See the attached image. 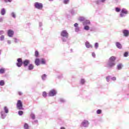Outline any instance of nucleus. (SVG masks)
<instances>
[{
  "label": "nucleus",
  "mask_w": 129,
  "mask_h": 129,
  "mask_svg": "<svg viewBox=\"0 0 129 129\" xmlns=\"http://www.w3.org/2000/svg\"><path fill=\"white\" fill-rule=\"evenodd\" d=\"M115 59V56H110L105 64V67L108 68V69H112V68H113L116 64Z\"/></svg>",
  "instance_id": "f257e3e1"
},
{
  "label": "nucleus",
  "mask_w": 129,
  "mask_h": 129,
  "mask_svg": "<svg viewBox=\"0 0 129 129\" xmlns=\"http://www.w3.org/2000/svg\"><path fill=\"white\" fill-rule=\"evenodd\" d=\"M60 36L61 37V41L63 42H67V40L69 39V34L66 30L61 31L60 33Z\"/></svg>",
  "instance_id": "f03ea898"
},
{
  "label": "nucleus",
  "mask_w": 129,
  "mask_h": 129,
  "mask_svg": "<svg viewBox=\"0 0 129 129\" xmlns=\"http://www.w3.org/2000/svg\"><path fill=\"white\" fill-rule=\"evenodd\" d=\"M34 7L35 9H37V10H42L43 5L42 3L36 2V3H34Z\"/></svg>",
  "instance_id": "7ed1b4c3"
},
{
  "label": "nucleus",
  "mask_w": 129,
  "mask_h": 129,
  "mask_svg": "<svg viewBox=\"0 0 129 129\" xmlns=\"http://www.w3.org/2000/svg\"><path fill=\"white\" fill-rule=\"evenodd\" d=\"M128 14V12L126 10V9L123 8V9H122V10L121 11V13H120L119 16H120V18H123V17H125V16L126 15H127Z\"/></svg>",
  "instance_id": "20e7f679"
},
{
  "label": "nucleus",
  "mask_w": 129,
  "mask_h": 129,
  "mask_svg": "<svg viewBox=\"0 0 129 129\" xmlns=\"http://www.w3.org/2000/svg\"><path fill=\"white\" fill-rule=\"evenodd\" d=\"M17 108L20 110L24 109L23 106V103L21 100H18L17 103Z\"/></svg>",
  "instance_id": "39448f33"
},
{
  "label": "nucleus",
  "mask_w": 129,
  "mask_h": 129,
  "mask_svg": "<svg viewBox=\"0 0 129 129\" xmlns=\"http://www.w3.org/2000/svg\"><path fill=\"white\" fill-rule=\"evenodd\" d=\"M89 123L90 122L89 121H88V120H84L81 123V126H83L84 127H88V126H89Z\"/></svg>",
  "instance_id": "423d86ee"
},
{
  "label": "nucleus",
  "mask_w": 129,
  "mask_h": 129,
  "mask_svg": "<svg viewBox=\"0 0 129 129\" xmlns=\"http://www.w3.org/2000/svg\"><path fill=\"white\" fill-rule=\"evenodd\" d=\"M57 94V92L55 90L53 89L51 90L48 93V96L49 97H54V96H56Z\"/></svg>",
  "instance_id": "0eeeda50"
},
{
  "label": "nucleus",
  "mask_w": 129,
  "mask_h": 129,
  "mask_svg": "<svg viewBox=\"0 0 129 129\" xmlns=\"http://www.w3.org/2000/svg\"><path fill=\"white\" fill-rule=\"evenodd\" d=\"M23 63V59L21 57H19L17 58V62L16 63L17 66L19 68H20L22 67V64Z\"/></svg>",
  "instance_id": "6e6552de"
},
{
  "label": "nucleus",
  "mask_w": 129,
  "mask_h": 129,
  "mask_svg": "<svg viewBox=\"0 0 129 129\" xmlns=\"http://www.w3.org/2000/svg\"><path fill=\"white\" fill-rule=\"evenodd\" d=\"M74 27L75 28V31L76 33H79V32L80 31V28L79 27V24H78V23H75V24H74Z\"/></svg>",
  "instance_id": "1a4fd4ad"
},
{
  "label": "nucleus",
  "mask_w": 129,
  "mask_h": 129,
  "mask_svg": "<svg viewBox=\"0 0 129 129\" xmlns=\"http://www.w3.org/2000/svg\"><path fill=\"white\" fill-rule=\"evenodd\" d=\"M7 34H8V37L12 38V37H13L14 35V31H13V30H8L7 32Z\"/></svg>",
  "instance_id": "9d476101"
},
{
  "label": "nucleus",
  "mask_w": 129,
  "mask_h": 129,
  "mask_svg": "<svg viewBox=\"0 0 129 129\" xmlns=\"http://www.w3.org/2000/svg\"><path fill=\"white\" fill-rule=\"evenodd\" d=\"M123 35L124 37H127L129 36V30H123Z\"/></svg>",
  "instance_id": "9b49d317"
},
{
  "label": "nucleus",
  "mask_w": 129,
  "mask_h": 129,
  "mask_svg": "<svg viewBox=\"0 0 129 129\" xmlns=\"http://www.w3.org/2000/svg\"><path fill=\"white\" fill-rule=\"evenodd\" d=\"M116 47L118 48V49H122V45L121 43L119 42H116L115 43Z\"/></svg>",
  "instance_id": "f8f14e48"
},
{
  "label": "nucleus",
  "mask_w": 129,
  "mask_h": 129,
  "mask_svg": "<svg viewBox=\"0 0 129 129\" xmlns=\"http://www.w3.org/2000/svg\"><path fill=\"white\" fill-rule=\"evenodd\" d=\"M23 63L24 67H27L29 63H30L29 59H25L24 60H23Z\"/></svg>",
  "instance_id": "ddd939ff"
},
{
  "label": "nucleus",
  "mask_w": 129,
  "mask_h": 129,
  "mask_svg": "<svg viewBox=\"0 0 129 129\" xmlns=\"http://www.w3.org/2000/svg\"><path fill=\"white\" fill-rule=\"evenodd\" d=\"M91 24V22L90 21H89V20H86V19L85 18V20L84 23H83V25H90Z\"/></svg>",
  "instance_id": "4468645a"
},
{
  "label": "nucleus",
  "mask_w": 129,
  "mask_h": 129,
  "mask_svg": "<svg viewBox=\"0 0 129 129\" xmlns=\"http://www.w3.org/2000/svg\"><path fill=\"white\" fill-rule=\"evenodd\" d=\"M85 46L86 48H88V49H89V48H93V45H92V44H91L89 42H86Z\"/></svg>",
  "instance_id": "2eb2a0df"
},
{
  "label": "nucleus",
  "mask_w": 129,
  "mask_h": 129,
  "mask_svg": "<svg viewBox=\"0 0 129 129\" xmlns=\"http://www.w3.org/2000/svg\"><path fill=\"white\" fill-rule=\"evenodd\" d=\"M35 63L36 66H39V64L40 63V58H38V57L37 58H35Z\"/></svg>",
  "instance_id": "dca6fc26"
},
{
  "label": "nucleus",
  "mask_w": 129,
  "mask_h": 129,
  "mask_svg": "<svg viewBox=\"0 0 129 129\" xmlns=\"http://www.w3.org/2000/svg\"><path fill=\"white\" fill-rule=\"evenodd\" d=\"M106 0H97L95 3L97 5H101V4L105 3Z\"/></svg>",
  "instance_id": "f3484780"
},
{
  "label": "nucleus",
  "mask_w": 129,
  "mask_h": 129,
  "mask_svg": "<svg viewBox=\"0 0 129 129\" xmlns=\"http://www.w3.org/2000/svg\"><path fill=\"white\" fill-rule=\"evenodd\" d=\"M1 114L2 118H5L6 116H7V115L5 113V112H4V111H2L1 112Z\"/></svg>",
  "instance_id": "a211bd4d"
},
{
  "label": "nucleus",
  "mask_w": 129,
  "mask_h": 129,
  "mask_svg": "<svg viewBox=\"0 0 129 129\" xmlns=\"http://www.w3.org/2000/svg\"><path fill=\"white\" fill-rule=\"evenodd\" d=\"M1 14L2 16H5V15H6V11L5 8L2 9L1 11Z\"/></svg>",
  "instance_id": "6ab92c4d"
},
{
  "label": "nucleus",
  "mask_w": 129,
  "mask_h": 129,
  "mask_svg": "<svg viewBox=\"0 0 129 129\" xmlns=\"http://www.w3.org/2000/svg\"><path fill=\"white\" fill-rule=\"evenodd\" d=\"M47 75H46V74H43V75H42L41 76V79L42 80V81H46V79H47Z\"/></svg>",
  "instance_id": "aec40b11"
},
{
  "label": "nucleus",
  "mask_w": 129,
  "mask_h": 129,
  "mask_svg": "<svg viewBox=\"0 0 129 129\" xmlns=\"http://www.w3.org/2000/svg\"><path fill=\"white\" fill-rule=\"evenodd\" d=\"M34 69V66L32 63H30L28 66V70L29 71H31L32 70H33Z\"/></svg>",
  "instance_id": "412c9836"
},
{
  "label": "nucleus",
  "mask_w": 129,
  "mask_h": 129,
  "mask_svg": "<svg viewBox=\"0 0 129 129\" xmlns=\"http://www.w3.org/2000/svg\"><path fill=\"white\" fill-rule=\"evenodd\" d=\"M85 20V18H84V17H80V18H79V21H80V22H83V23H84Z\"/></svg>",
  "instance_id": "4be33fe9"
},
{
  "label": "nucleus",
  "mask_w": 129,
  "mask_h": 129,
  "mask_svg": "<svg viewBox=\"0 0 129 129\" xmlns=\"http://www.w3.org/2000/svg\"><path fill=\"white\" fill-rule=\"evenodd\" d=\"M85 82L86 81L85 79H81V80L80 81V83L81 84V85H84Z\"/></svg>",
  "instance_id": "5701e85b"
},
{
  "label": "nucleus",
  "mask_w": 129,
  "mask_h": 129,
  "mask_svg": "<svg viewBox=\"0 0 129 129\" xmlns=\"http://www.w3.org/2000/svg\"><path fill=\"white\" fill-rule=\"evenodd\" d=\"M5 82L4 80H0V86H5Z\"/></svg>",
  "instance_id": "b1692460"
},
{
  "label": "nucleus",
  "mask_w": 129,
  "mask_h": 129,
  "mask_svg": "<svg viewBox=\"0 0 129 129\" xmlns=\"http://www.w3.org/2000/svg\"><path fill=\"white\" fill-rule=\"evenodd\" d=\"M4 111H5V113L6 114H8L9 113V109L7 107H4Z\"/></svg>",
  "instance_id": "393cba45"
},
{
  "label": "nucleus",
  "mask_w": 129,
  "mask_h": 129,
  "mask_svg": "<svg viewBox=\"0 0 129 129\" xmlns=\"http://www.w3.org/2000/svg\"><path fill=\"white\" fill-rule=\"evenodd\" d=\"M29 127V124L27 122H25L24 124V129H28Z\"/></svg>",
  "instance_id": "a878e982"
},
{
  "label": "nucleus",
  "mask_w": 129,
  "mask_h": 129,
  "mask_svg": "<svg viewBox=\"0 0 129 129\" xmlns=\"http://www.w3.org/2000/svg\"><path fill=\"white\" fill-rule=\"evenodd\" d=\"M85 26L84 27V29L86 31H89L90 30V27L88 25H84Z\"/></svg>",
  "instance_id": "bb28decb"
},
{
  "label": "nucleus",
  "mask_w": 129,
  "mask_h": 129,
  "mask_svg": "<svg viewBox=\"0 0 129 129\" xmlns=\"http://www.w3.org/2000/svg\"><path fill=\"white\" fill-rule=\"evenodd\" d=\"M39 55V52L38 50H35V56H36V58L38 57Z\"/></svg>",
  "instance_id": "cd10ccee"
},
{
  "label": "nucleus",
  "mask_w": 129,
  "mask_h": 129,
  "mask_svg": "<svg viewBox=\"0 0 129 129\" xmlns=\"http://www.w3.org/2000/svg\"><path fill=\"white\" fill-rule=\"evenodd\" d=\"M122 68V63H119L117 66V68L118 69V70H121Z\"/></svg>",
  "instance_id": "c85d7f7f"
},
{
  "label": "nucleus",
  "mask_w": 129,
  "mask_h": 129,
  "mask_svg": "<svg viewBox=\"0 0 129 129\" xmlns=\"http://www.w3.org/2000/svg\"><path fill=\"white\" fill-rule=\"evenodd\" d=\"M70 0H63V3L64 5H68L70 3Z\"/></svg>",
  "instance_id": "c756f323"
},
{
  "label": "nucleus",
  "mask_w": 129,
  "mask_h": 129,
  "mask_svg": "<svg viewBox=\"0 0 129 129\" xmlns=\"http://www.w3.org/2000/svg\"><path fill=\"white\" fill-rule=\"evenodd\" d=\"M11 17H12L14 19H16V15L15 13H14V12H12V13H11Z\"/></svg>",
  "instance_id": "7c9ffc66"
},
{
  "label": "nucleus",
  "mask_w": 129,
  "mask_h": 129,
  "mask_svg": "<svg viewBox=\"0 0 129 129\" xmlns=\"http://www.w3.org/2000/svg\"><path fill=\"white\" fill-rule=\"evenodd\" d=\"M5 69L2 68L0 69V74H5Z\"/></svg>",
  "instance_id": "2f4dec72"
},
{
  "label": "nucleus",
  "mask_w": 129,
  "mask_h": 129,
  "mask_svg": "<svg viewBox=\"0 0 129 129\" xmlns=\"http://www.w3.org/2000/svg\"><path fill=\"white\" fill-rule=\"evenodd\" d=\"M94 47H95V49L96 50H97V49H98V47H99V43H98V42H95V43Z\"/></svg>",
  "instance_id": "473e14b6"
},
{
  "label": "nucleus",
  "mask_w": 129,
  "mask_h": 129,
  "mask_svg": "<svg viewBox=\"0 0 129 129\" xmlns=\"http://www.w3.org/2000/svg\"><path fill=\"white\" fill-rule=\"evenodd\" d=\"M41 63L42 64H45V63H46L45 59H44V58H41Z\"/></svg>",
  "instance_id": "72a5a7b5"
},
{
  "label": "nucleus",
  "mask_w": 129,
  "mask_h": 129,
  "mask_svg": "<svg viewBox=\"0 0 129 129\" xmlns=\"http://www.w3.org/2000/svg\"><path fill=\"white\" fill-rule=\"evenodd\" d=\"M47 96V94L46 93V92H43L42 93V96L44 97V98H46Z\"/></svg>",
  "instance_id": "f704fd0d"
},
{
  "label": "nucleus",
  "mask_w": 129,
  "mask_h": 129,
  "mask_svg": "<svg viewBox=\"0 0 129 129\" xmlns=\"http://www.w3.org/2000/svg\"><path fill=\"white\" fill-rule=\"evenodd\" d=\"M59 101L60 102V103H65L66 102V100L62 98H60Z\"/></svg>",
  "instance_id": "c9c22d12"
},
{
  "label": "nucleus",
  "mask_w": 129,
  "mask_h": 129,
  "mask_svg": "<svg viewBox=\"0 0 129 129\" xmlns=\"http://www.w3.org/2000/svg\"><path fill=\"white\" fill-rule=\"evenodd\" d=\"M5 36H4V34H3L2 36L0 37V41H4L5 40Z\"/></svg>",
  "instance_id": "e433bc0d"
},
{
  "label": "nucleus",
  "mask_w": 129,
  "mask_h": 129,
  "mask_svg": "<svg viewBox=\"0 0 129 129\" xmlns=\"http://www.w3.org/2000/svg\"><path fill=\"white\" fill-rule=\"evenodd\" d=\"M115 10L116 11V12H117V13H119V12H120L121 9H120V8L116 7L115 8Z\"/></svg>",
  "instance_id": "4c0bfd02"
},
{
  "label": "nucleus",
  "mask_w": 129,
  "mask_h": 129,
  "mask_svg": "<svg viewBox=\"0 0 129 129\" xmlns=\"http://www.w3.org/2000/svg\"><path fill=\"white\" fill-rule=\"evenodd\" d=\"M111 78V76H108V77H106V79L107 82H109V80H110Z\"/></svg>",
  "instance_id": "58836bf2"
},
{
  "label": "nucleus",
  "mask_w": 129,
  "mask_h": 129,
  "mask_svg": "<svg viewBox=\"0 0 129 129\" xmlns=\"http://www.w3.org/2000/svg\"><path fill=\"white\" fill-rule=\"evenodd\" d=\"M18 114H19V115H22V114H24V112H23V111H21V110H20L18 111Z\"/></svg>",
  "instance_id": "ea45409f"
},
{
  "label": "nucleus",
  "mask_w": 129,
  "mask_h": 129,
  "mask_svg": "<svg viewBox=\"0 0 129 129\" xmlns=\"http://www.w3.org/2000/svg\"><path fill=\"white\" fill-rule=\"evenodd\" d=\"M30 116H31V117H32V119H35V114L32 113V114H31Z\"/></svg>",
  "instance_id": "a19ab883"
},
{
  "label": "nucleus",
  "mask_w": 129,
  "mask_h": 129,
  "mask_svg": "<svg viewBox=\"0 0 129 129\" xmlns=\"http://www.w3.org/2000/svg\"><path fill=\"white\" fill-rule=\"evenodd\" d=\"M123 55H124V56H128V51H125Z\"/></svg>",
  "instance_id": "79ce46f5"
},
{
  "label": "nucleus",
  "mask_w": 129,
  "mask_h": 129,
  "mask_svg": "<svg viewBox=\"0 0 129 129\" xmlns=\"http://www.w3.org/2000/svg\"><path fill=\"white\" fill-rule=\"evenodd\" d=\"M14 42L15 43H18V42H19V40L17 39V38H14Z\"/></svg>",
  "instance_id": "37998d69"
},
{
  "label": "nucleus",
  "mask_w": 129,
  "mask_h": 129,
  "mask_svg": "<svg viewBox=\"0 0 129 129\" xmlns=\"http://www.w3.org/2000/svg\"><path fill=\"white\" fill-rule=\"evenodd\" d=\"M57 77L58 79H62V78H63V75H58V76H57Z\"/></svg>",
  "instance_id": "c03bdc74"
},
{
  "label": "nucleus",
  "mask_w": 129,
  "mask_h": 129,
  "mask_svg": "<svg viewBox=\"0 0 129 129\" xmlns=\"http://www.w3.org/2000/svg\"><path fill=\"white\" fill-rule=\"evenodd\" d=\"M111 80H112V81H116V78L115 77L111 76Z\"/></svg>",
  "instance_id": "a18cd8bd"
},
{
  "label": "nucleus",
  "mask_w": 129,
  "mask_h": 129,
  "mask_svg": "<svg viewBox=\"0 0 129 129\" xmlns=\"http://www.w3.org/2000/svg\"><path fill=\"white\" fill-rule=\"evenodd\" d=\"M101 112H102L101 110H100V109L97 110V114H101Z\"/></svg>",
  "instance_id": "49530a36"
},
{
  "label": "nucleus",
  "mask_w": 129,
  "mask_h": 129,
  "mask_svg": "<svg viewBox=\"0 0 129 129\" xmlns=\"http://www.w3.org/2000/svg\"><path fill=\"white\" fill-rule=\"evenodd\" d=\"M4 19V18H3V17H0V23H3Z\"/></svg>",
  "instance_id": "de8ad7c7"
},
{
  "label": "nucleus",
  "mask_w": 129,
  "mask_h": 129,
  "mask_svg": "<svg viewBox=\"0 0 129 129\" xmlns=\"http://www.w3.org/2000/svg\"><path fill=\"white\" fill-rule=\"evenodd\" d=\"M4 31H0V35L2 36L4 34Z\"/></svg>",
  "instance_id": "09e8293b"
},
{
  "label": "nucleus",
  "mask_w": 129,
  "mask_h": 129,
  "mask_svg": "<svg viewBox=\"0 0 129 129\" xmlns=\"http://www.w3.org/2000/svg\"><path fill=\"white\" fill-rule=\"evenodd\" d=\"M92 55L93 57H95L96 55V54L95 52H92Z\"/></svg>",
  "instance_id": "8fccbe9b"
},
{
  "label": "nucleus",
  "mask_w": 129,
  "mask_h": 129,
  "mask_svg": "<svg viewBox=\"0 0 129 129\" xmlns=\"http://www.w3.org/2000/svg\"><path fill=\"white\" fill-rule=\"evenodd\" d=\"M5 2L6 3H7V2H9V3H12V0H5Z\"/></svg>",
  "instance_id": "3c124183"
},
{
  "label": "nucleus",
  "mask_w": 129,
  "mask_h": 129,
  "mask_svg": "<svg viewBox=\"0 0 129 129\" xmlns=\"http://www.w3.org/2000/svg\"><path fill=\"white\" fill-rule=\"evenodd\" d=\"M72 15H75V11L74 10H72L71 12Z\"/></svg>",
  "instance_id": "603ef678"
},
{
  "label": "nucleus",
  "mask_w": 129,
  "mask_h": 129,
  "mask_svg": "<svg viewBox=\"0 0 129 129\" xmlns=\"http://www.w3.org/2000/svg\"><path fill=\"white\" fill-rule=\"evenodd\" d=\"M7 43H8V45H11V41L8 40V41H7Z\"/></svg>",
  "instance_id": "864d4df0"
},
{
  "label": "nucleus",
  "mask_w": 129,
  "mask_h": 129,
  "mask_svg": "<svg viewBox=\"0 0 129 129\" xmlns=\"http://www.w3.org/2000/svg\"><path fill=\"white\" fill-rule=\"evenodd\" d=\"M39 27H42V26H43L42 23L40 22V23H39Z\"/></svg>",
  "instance_id": "5fc2aeb1"
},
{
  "label": "nucleus",
  "mask_w": 129,
  "mask_h": 129,
  "mask_svg": "<svg viewBox=\"0 0 129 129\" xmlns=\"http://www.w3.org/2000/svg\"><path fill=\"white\" fill-rule=\"evenodd\" d=\"M18 94L19 96H21L22 95H23V93H22V92H18Z\"/></svg>",
  "instance_id": "6e6d98bb"
},
{
  "label": "nucleus",
  "mask_w": 129,
  "mask_h": 129,
  "mask_svg": "<svg viewBox=\"0 0 129 129\" xmlns=\"http://www.w3.org/2000/svg\"><path fill=\"white\" fill-rule=\"evenodd\" d=\"M38 121H37V120H35V121H33V123H37Z\"/></svg>",
  "instance_id": "4d7b16f0"
},
{
  "label": "nucleus",
  "mask_w": 129,
  "mask_h": 129,
  "mask_svg": "<svg viewBox=\"0 0 129 129\" xmlns=\"http://www.w3.org/2000/svg\"><path fill=\"white\" fill-rule=\"evenodd\" d=\"M60 129H66L64 126H61Z\"/></svg>",
  "instance_id": "13d9d810"
},
{
  "label": "nucleus",
  "mask_w": 129,
  "mask_h": 129,
  "mask_svg": "<svg viewBox=\"0 0 129 129\" xmlns=\"http://www.w3.org/2000/svg\"><path fill=\"white\" fill-rule=\"evenodd\" d=\"M50 2H52L53 0H49Z\"/></svg>",
  "instance_id": "bf43d9fd"
},
{
  "label": "nucleus",
  "mask_w": 129,
  "mask_h": 129,
  "mask_svg": "<svg viewBox=\"0 0 129 129\" xmlns=\"http://www.w3.org/2000/svg\"><path fill=\"white\" fill-rule=\"evenodd\" d=\"M1 49H0V54H1Z\"/></svg>",
  "instance_id": "052dcab7"
},
{
  "label": "nucleus",
  "mask_w": 129,
  "mask_h": 129,
  "mask_svg": "<svg viewBox=\"0 0 129 129\" xmlns=\"http://www.w3.org/2000/svg\"><path fill=\"white\" fill-rule=\"evenodd\" d=\"M28 129H31V128H29V127H28Z\"/></svg>",
  "instance_id": "680f3d73"
}]
</instances>
